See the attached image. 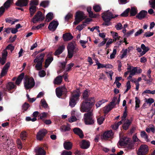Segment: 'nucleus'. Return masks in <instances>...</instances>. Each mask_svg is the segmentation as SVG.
Listing matches in <instances>:
<instances>
[{
	"label": "nucleus",
	"mask_w": 155,
	"mask_h": 155,
	"mask_svg": "<svg viewBox=\"0 0 155 155\" xmlns=\"http://www.w3.org/2000/svg\"><path fill=\"white\" fill-rule=\"evenodd\" d=\"M81 147L83 149L88 148L90 145V142L87 140H83L80 143Z\"/></svg>",
	"instance_id": "obj_14"
},
{
	"label": "nucleus",
	"mask_w": 155,
	"mask_h": 155,
	"mask_svg": "<svg viewBox=\"0 0 155 155\" xmlns=\"http://www.w3.org/2000/svg\"><path fill=\"white\" fill-rule=\"evenodd\" d=\"M72 153L70 151H64L61 153V155H71Z\"/></svg>",
	"instance_id": "obj_64"
},
{
	"label": "nucleus",
	"mask_w": 155,
	"mask_h": 155,
	"mask_svg": "<svg viewBox=\"0 0 155 155\" xmlns=\"http://www.w3.org/2000/svg\"><path fill=\"white\" fill-rule=\"evenodd\" d=\"M111 33L114 38L113 41H116V40H118L119 38H120V36H118V34L117 32L112 31L111 32Z\"/></svg>",
	"instance_id": "obj_32"
},
{
	"label": "nucleus",
	"mask_w": 155,
	"mask_h": 155,
	"mask_svg": "<svg viewBox=\"0 0 155 155\" xmlns=\"http://www.w3.org/2000/svg\"><path fill=\"white\" fill-rule=\"evenodd\" d=\"M133 140L134 142L139 143L140 141L137 136L136 135H134L133 137Z\"/></svg>",
	"instance_id": "obj_58"
},
{
	"label": "nucleus",
	"mask_w": 155,
	"mask_h": 155,
	"mask_svg": "<svg viewBox=\"0 0 155 155\" xmlns=\"http://www.w3.org/2000/svg\"><path fill=\"white\" fill-rule=\"evenodd\" d=\"M129 141V138L127 137H124L121 139L118 142L119 145L121 147L126 146L128 143Z\"/></svg>",
	"instance_id": "obj_12"
},
{
	"label": "nucleus",
	"mask_w": 155,
	"mask_h": 155,
	"mask_svg": "<svg viewBox=\"0 0 155 155\" xmlns=\"http://www.w3.org/2000/svg\"><path fill=\"white\" fill-rule=\"evenodd\" d=\"M29 104L26 103H25L22 106V109L23 111H26L29 107Z\"/></svg>",
	"instance_id": "obj_45"
},
{
	"label": "nucleus",
	"mask_w": 155,
	"mask_h": 155,
	"mask_svg": "<svg viewBox=\"0 0 155 155\" xmlns=\"http://www.w3.org/2000/svg\"><path fill=\"white\" fill-rule=\"evenodd\" d=\"M117 53V50L115 49H114L113 50V51L112 54H110V57L111 59L114 58L116 56V54Z\"/></svg>",
	"instance_id": "obj_49"
},
{
	"label": "nucleus",
	"mask_w": 155,
	"mask_h": 155,
	"mask_svg": "<svg viewBox=\"0 0 155 155\" xmlns=\"http://www.w3.org/2000/svg\"><path fill=\"white\" fill-rule=\"evenodd\" d=\"M104 118L103 117H101L98 118L97 119V122L98 124L99 125L102 124L104 120Z\"/></svg>",
	"instance_id": "obj_57"
},
{
	"label": "nucleus",
	"mask_w": 155,
	"mask_h": 155,
	"mask_svg": "<svg viewBox=\"0 0 155 155\" xmlns=\"http://www.w3.org/2000/svg\"><path fill=\"white\" fill-rule=\"evenodd\" d=\"M24 84L26 89L31 88L35 85L34 79L32 78L25 76L24 79Z\"/></svg>",
	"instance_id": "obj_5"
},
{
	"label": "nucleus",
	"mask_w": 155,
	"mask_h": 155,
	"mask_svg": "<svg viewBox=\"0 0 155 155\" xmlns=\"http://www.w3.org/2000/svg\"><path fill=\"white\" fill-rule=\"evenodd\" d=\"M117 30H120L122 29V25L120 23H118L115 26Z\"/></svg>",
	"instance_id": "obj_63"
},
{
	"label": "nucleus",
	"mask_w": 155,
	"mask_h": 155,
	"mask_svg": "<svg viewBox=\"0 0 155 155\" xmlns=\"http://www.w3.org/2000/svg\"><path fill=\"white\" fill-rule=\"evenodd\" d=\"M41 106L45 108H48V104L46 102V101L44 99H42L41 101Z\"/></svg>",
	"instance_id": "obj_44"
},
{
	"label": "nucleus",
	"mask_w": 155,
	"mask_h": 155,
	"mask_svg": "<svg viewBox=\"0 0 155 155\" xmlns=\"http://www.w3.org/2000/svg\"><path fill=\"white\" fill-rule=\"evenodd\" d=\"M53 58L52 57H48L46 59L45 61V67L47 68L49 66L51 62L53 60Z\"/></svg>",
	"instance_id": "obj_28"
},
{
	"label": "nucleus",
	"mask_w": 155,
	"mask_h": 155,
	"mask_svg": "<svg viewBox=\"0 0 155 155\" xmlns=\"http://www.w3.org/2000/svg\"><path fill=\"white\" fill-rule=\"evenodd\" d=\"M63 38L64 41H67L72 39L73 37L70 33H67L63 35Z\"/></svg>",
	"instance_id": "obj_17"
},
{
	"label": "nucleus",
	"mask_w": 155,
	"mask_h": 155,
	"mask_svg": "<svg viewBox=\"0 0 155 155\" xmlns=\"http://www.w3.org/2000/svg\"><path fill=\"white\" fill-rule=\"evenodd\" d=\"M147 14V12L144 10L141 11L137 16L136 17L139 19L144 18Z\"/></svg>",
	"instance_id": "obj_18"
},
{
	"label": "nucleus",
	"mask_w": 155,
	"mask_h": 155,
	"mask_svg": "<svg viewBox=\"0 0 155 155\" xmlns=\"http://www.w3.org/2000/svg\"><path fill=\"white\" fill-rule=\"evenodd\" d=\"M48 3L49 2L48 1H43L40 4V5L44 7H45L48 5Z\"/></svg>",
	"instance_id": "obj_56"
},
{
	"label": "nucleus",
	"mask_w": 155,
	"mask_h": 155,
	"mask_svg": "<svg viewBox=\"0 0 155 155\" xmlns=\"http://www.w3.org/2000/svg\"><path fill=\"white\" fill-rule=\"evenodd\" d=\"M107 101L105 99H102V100L99 101L96 104V108H97L100 107L103 104L107 102Z\"/></svg>",
	"instance_id": "obj_40"
},
{
	"label": "nucleus",
	"mask_w": 155,
	"mask_h": 155,
	"mask_svg": "<svg viewBox=\"0 0 155 155\" xmlns=\"http://www.w3.org/2000/svg\"><path fill=\"white\" fill-rule=\"evenodd\" d=\"M35 151L36 153L35 155H45V152L42 148L36 147L35 149Z\"/></svg>",
	"instance_id": "obj_15"
},
{
	"label": "nucleus",
	"mask_w": 155,
	"mask_h": 155,
	"mask_svg": "<svg viewBox=\"0 0 155 155\" xmlns=\"http://www.w3.org/2000/svg\"><path fill=\"white\" fill-rule=\"evenodd\" d=\"M93 8L94 11L96 12L100 11L101 9L100 6L97 5L94 6L93 7Z\"/></svg>",
	"instance_id": "obj_53"
},
{
	"label": "nucleus",
	"mask_w": 155,
	"mask_h": 155,
	"mask_svg": "<svg viewBox=\"0 0 155 155\" xmlns=\"http://www.w3.org/2000/svg\"><path fill=\"white\" fill-rule=\"evenodd\" d=\"M65 90V87H58L56 88V94L57 96L60 97L62 94L63 91Z\"/></svg>",
	"instance_id": "obj_20"
},
{
	"label": "nucleus",
	"mask_w": 155,
	"mask_h": 155,
	"mask_svg": "<svg viewBox=\"0 0 155 155\" xmlns=\"http://www.w3.org/2000/svg\"><path fill=\"white\" fill-rule=\"evenodd\" d=\"M137 13V9L134 7L131 8L130 11V15L133 16L135 15Z\"/></svg>",
	"instance_id": "obj_41"
},
{
	"label": "nucleus",
	"mask_w": 155,
	"mask_h": 155,
	"mask_svg": "<svg viewBox=\"0 0 155 155\" xmlns=\"http://www.w3.org/2000/svg\"><path fill=\"white\" fill-rule=\"evenodd\" d=\"M140 136L144 138L146 141H148V136L145 131H142L140 133Z\"/></svg>",
	"instance_id": "obj_37"
},
{
	"label": "nucleus",
	"mask_w": 155,
	"mask_h": 155,
	"mask_svg": "<svg viewBox=\"0 0 155 155\" xmlns=\"http://www.w3.org/2000/svg\"><path fill=\"white\" fill-rule=\"evenodd\" d=\"M113 135V133L111 130H109L106 132L104 133L101 137V139L104 140H107L109 138H111Z\"/></svg>",
	"instance_id": "obj_13"
},
{
	"label": "nucleus",
	"mask_w": 155,
	"mask_h": 155,
	"mask_svg": "<svg viewBox=\"0 0 155 155\" xmlns=\"http://www.w3.org/2000/svg\"><path fill=\"white\" fill-rule=\"evenodd\" d=\"M135 109H136L140 107V101L139 98L136 97L135 98Z\"/></svg>",
	"instance_id": "obj_43"
},
{
	"label": "nucleus",
	"mask_w": 155,
	"mask_h": 155,
	"mask_svg": "<svg viewBox=\"0 0 155 155\" xmlns=\"http://www.w3.org/2000/svg\"><path fill=\"white\" fill-rule=\"evenodd\" d=\"M80 94V91L78 89L76 90L72 93L69 101V105L71 107H74L76 104L77 101H78Z\"/></svg>",
	"instance_id": "obj_2"
},
{
	"label": "nucleus",
	"mask_w": 155,
	"mask_h": 155,
	"mask_svg": "<svg viewBox=\"0 0 155 155\" xmlns=\"http://www.w3.org/2000/svg\"><path fill=\"white\" fill-rule=\"evenodd\" d=\"M149 4L151 5V7L155 9V0H150L149 1Z\"/></svg>",
	"instance_id": "obj_51"
},
{
	"label": "nucleus",
	"mask_w": 155,
	"mask_h": 155,
	"mask_svg": "<svg viewBox=\"0 0 155 155\" xmlns=\"http://www.w3.org/2000/svg\"><path fill=\"white\" fill-rule=\"evenodd\" d=\"M31 6L29 10L31 17H32L36 11V7L35 6Z\"/></svg>",
	"instance_id": "obj_34"
},
{
	"label": "nucleus",
	"mask_w": 155,
	"mask_h": 155,
	"mask_svg": "<svg viewBox=\"0 0 155 155\" xmlns=\"http://www.w3.org/2000/svg\"><path fill=\"white\" fill-rule=\"evenodd\" d=\"M45 16L42 12L40 11H38L32 19V21L33 23H35L37 21L43 20Z\"/></svg>",
	"instance_id": "obj_7"
},
{
	"label": "nucleus",
	"mask_w": 155,
	"mask_h": 155,
	"mask_svg": "<svg viewBox=\"0 0 155 155\" xmlns=\"http://www.w3.org/2000/svg\"><path fill=\"white\" fill-rule=\"evenodd\" d=\"M137 68L136 67H134L130 71V73L131 74L134 75L137 72Z\"/></svg>",
	"instance_id": "obj_62"
},
{
	"label": "nucleus",
	"mask_w": 155,
	"mask_h": 155,
	"mask_svg": "<svg viewBox=\"0 0 155 155\" xmlns=\"http://www.w3.org/2000/svg\"><path fill=\"white\" fill-rule=\"evenodd\" d=\"M67 48L68 52L67 57L69 58H71L74 54L77 53L79 50L78 48L71 43L68 44Z\"/></svg>",
	"instance_id": "obj_4"
},
{
	"label": "nucleus",
	"mask_w": 155,
	"mask_h": 155,
	"mask_svg": "<svg viewBox=\"0 0 155 155\" xmlns=\"http://www.w3.org/2000/svg\"><path fill=\"white\" fill-rule=\"evenodd\" d=\"M90 94V91L88 90H85L83 92V98L85 99L86 100L87 97H88L89 95Z\"/></svg>",
	"instance_id": "obj_31"
},
{
	"label": "nucleus",
	"mask_w": 155,
	"mask_h": 155,
	"mask_svg": "<svg viewBox=\"0 0 155 155\" xmlns=\"http://www.w3.org/2000/svg\"><path fill=\"white\" fill-rule=\"evenodd\" d=\"M81 46L83 48H86L85 44L87 42V41L81 40L79 41Z\"/></svg>",
	"instance_id": "obj_52"
},
{
	"label": "nucleus",
	"mask_w": 155,
	"mask_h": 155,
	"mask_svg": "<svg viewBox=\"0 0 155 155\" xmlns=\"http://www.w3.org/2000/svg\"><path fill=\"white\" fill-rule=\"evenodd\" d=\"M47 133V131L45 129L40 130L38 133L37 135V139L39 140H41L43 139Z\"/></svg>",
	"instance_id": "obj_9"
},
{
	"label": "nucleus",
	"mask_w": 155,
	"mask_h": 155,
	"mask_svg": "<svg viewBox=\"0 0 155 155\" xmlns=\"http://www.w3.org/2000/svg\"><path fill=\"white\" fill-rule=\"evenodd\" d=\"M53 14L51 12H49L46 16V21H49L53 18Z\"/></svg>",
	"instance_id": "obj_33"
},
{
	"label": "nucleus",
	"mask_w": 155,
	"mask_h": 155,
	"mask_svg": "<svg viewBox=\"0 0 155 155\" xmlns=\"http://www.w3.org/2000/svg\"><path fill=\"white\" fill-rule=\"evenodd\" d=\"M62 76H60L57 77L54 80V82L55 84H59L62 82Z\"/></svg>",
	"instance_id": "obj_27"
},
{
	"label": "nucleus",
	"mask_w": 155,
	"mask_h": 155,
	"mask_svg": "<svg viewBox=\"0 0 155 155\" xmlns=\"http://www.w3.org/2000/svg\"><path fill=\"white\" fill-rule=\"evenodd\" d=\"M7 54L8 52L6 50V49H4L2 53V58L6 59Z\"/></svg>",
	"instance_id": "obj_61"
},
{
	"label": "nucleus",
	"mask_w": 155,
	"mask_h": 155,
	"mask_svg": "<svg viewBox=\"0 0 155 155\" xmlns=\"http://www.w3.org/2000/svg\"><path fill=\"white\" fill-rule=\"evenodd\" d=\"M38 4V0H32L30 3V5L31 6L37 5Z\"/></svg>",
	"instance_id": "obj_60"
},
{
	"label": "nucleus",
	"mask_w": 155,
	"mask_h": 155,
	"mask_svg": "<svg viewBox=\"0 0 155 155\" xmlns=\"http://www.w3.org/2000/svg\"><path fill=\"white\" fill-rule=\"evenodd\" d=\"M47 115L48 113L45 112H44L41 113L39 115L40 118L42 120H44L47 117Z\"/></svg>",
	"instance_id": "obj_42"
},
{
	"label": "nucleus",
	"mask_w": 155,
	"mask_h": 155,
	"mask_svg": "<svg viewBox=\"0 0 155 155\" xmlns=\"http://www.w3.org/2000/svg\"><path fill=\"white\" fill-rule=\"evenodd\" d=\"M28 3V1L27 0H18L15 4L18 6H26Z\"/></svg>",
	"instance_id": "obj_19"
},
{
	"label": "nucleus",
	"mask_w": 155,
	"mask_h": 155,
	"mask_svg": "<svg viewBox=\"0 0 155 155\" xmlns=\"http://www.w3.org/2000/svg\"><path fill=\"white\" fill-rule=\"evenodd\" d=\"M85 101L89 103L92 107L95 102V100L94 97L89 98L87 100H86Z\"/></svg>",
	"instance_id": "obj_38"
},
{
	"label": "nucleus",
	"mask_w": 155,
	"mask_h": 155,
	"mask_svg": "<svg viewBox=\"0 0 155 155\" xmlns=\"http://www.w3.org/2000/svg\"><path fill=\"white\" fill-rule=\"evenodd\" d=\"M38 74L40 77H43L46 75V73L44 71L41 70L39 72Z\"/></svg>",
	"instance_id": "obj_59"
},
{
	"label": "nucleus",
	"mask_w": 155,
	"mask_h": 155,
	"mask_svg": "<svg viewBox=\"0 0 155 155\" xmlns=\"http://www.w3.org/2000/svg\"><path fill=\"white\" fill-rule=\"evenodd\" d=\"M126 87H127V89L125 91L124 93H126L128 91L130 88H131V85L130 83V81H128L126 84Z\"/></svg>",
	"instance_id": "obj_48"
},
{
	"label": "nucleus",
	"mask_w": 155,
	"mask_h": 155,
	"mask_svg": "<svg viewBox=\"0 0 155 155\" xmlns=\"http://www.w3.org/2000/svg\"><path fill=\"white\" fill-rule=\"evenodd\" d=\"M74 133L77 135H78L80 138H83L84 137L83 132L82 130L79 128L76 127L73 130Z\"/></svg>",
	"instance_id": "obj_16"
},
{
	"label": "nucleus",
	"mask_w": 155,
	"mask_h": 155,
	"mask_svg": "<svg viewBox=\"0 0 155 155\" xmlns=\"http://www.w3.org/2000/svg\"><path fill=\"white\" fill-rule=\"evenodd\" d=\"M70 129V126L69 124H67V125L62 126L61 127V131L63 132L69 131Z\"/></svg>",
	"instance_id": "obj_30"
},
{
	"label": "nucleus",
	"mask_w": 155,
	"mask_h": 155,
	"mask_svg": "<svg viewBox=\"0 0 155 155\" xmlns=\"http://www.w3.org/2000/svg\"><path fill=\"white\" fill-rule=\"evenodd\" d=\"M15 85L12 82H9L6 85V88L8 90L13 89L15 87Z\"/></svg>",
	"instance_id": "obj_36"
},
{
	"label": "nucleus",
	"mask_w": 155,
	"mask_h": 155,
	"mask_svg": "<svg viewBox=\"0 0 155 155\" xmlns=\"http://www.w3.org/2000/svg\"><path fill=\"white\" fill-rule=\"evenodd\" d=\"M10 62H8L5 65L4 67L3 68L1 73L0 78L6 74L8 72V68L10 67Z\"/></svg>",
	"instance_id": "obj_10"
},
{
	"label": "nucleus",
	"mask_w": 155,
	"mask_h": 155,
	"mask_svg": "<svg viewBox=\"0 0 155 155\" xmlns=\"http://www.w3.org/2000/svg\"><path fill=\"white\" fill-rule=\"evenodd\" d=\"M117 16V15L114 16L111 12L108 10L103 14L102 18L105 22H109L111 19L115 18Z\"/></svg>",
	"instance_id": "obj_6"
},
{
	"label": "nucleus",
	"mask_w": 155,
	"mask_h": 155,
	"mask_svg": "<svg viewBox=\"0 0 155 155\" xmlns=\"http://www.w3.org/2000/svg\"><path fill=\"white\" fill-rule=\"evenodd\" d=\"M24 74L23 73L21 74L18 77L15 83L16 84L19 85L21 82V81L24 77Z\"/></svg>",
	"instance_id": "obj_26"
},
{
	"label": "nucleus",
	"mask_w": 155,
	"mask_h": 155,
	"mask_svg": "<svg viewBox=\"0 0 155 155\" xmlns=\"http://www.w3.org/2000/svg\"><path fill=\"white\" fill-rule=\"evenodd\" d=\"M153 34L154 33L153 32L147 31L144 34V36L146 37H148L153 36Z\"/></svg>",
	"instance_id": "obj_54"
},
{
	"label": "nucleus",
	"mask_w": 155,
	"mask_h": 155,
	"mask_svg": "<svg viewBox=\"0 0 155 155\" xmlns=\"http://www.w3.org/2000/svg\"><path fill=\"white\" fill-rule=\"evenodd\" d=\"M148 147L147 145H141L138 149L137 154L138 155H144L148 153Z\"/></svg>",
	"instance_id": "obj_8"
},
{
	"label": "nucleus",
	"mask_w": 155,
	"mask_h": 155,
	"mask_svg": "<svg viewBox=\"0 0 155 155\" xmlns=\"http://www.w3.org/2000/svg\"><path fill=\"white\" fill-rule=\"evenodd\" d=\"M44 56L45 54L42 53L38 55L34 59V62L37 63L35 66L36 70H39L41 69Z\"/></svg>",
	"instance_id": "obj_3"
},
{
	"label": "nucleus",
	"mask_w": 155,
	"mask_h": 155,
	"mask_svg": "<svg viewBox=\"0 0 155 155\" xmlns=\"http://www.w3.org/2000/svg\"><path fill=\"white\" fill-rule=\"evenodd\" d=\"M64 148L66 150H70L72 148V144L70 142H65L63 144Z\"/></svg>",
	"instance_id": "obj_25"
},
{
	"label": "nucleus",
	"mask_w": 155,
	"mask_h": 155,
	"mask_svg": "<svg viewBox=\"0 0 155 155\" xmlns=\"http://www.w3.org/2000/svg\"><path fill=\"white\" fill-rule=\"evenodd\" d=\"M65 47L64 45L60 46L58 49L55 51V54L56 55H58L61 54L65 49Z\"/></svg>",
	"instance_id": "obj_24"
},
{
	"label": "nucleus",
	"mask_w": 155,
	"mask_h": 155,
	"mask_svg": "<svg viewBox=\"0 0 155 155\" xmlns=\"http://www.w3.org/2000/svg\"><path fill=\"white\" fill-rule=\"evenodd\" d=\"M27 137V134L25 131L22 132L20 134V137L22 140H26Z\"/></svg>",
	"instance_id": "obj_39"
},
{
	"label": "nucleus",
	"mask_w": 155,
	"mask_h": 155,
	"mask_svg": "<svg viewBox=\"0 0 155 155\" xmlns=\"http://www.w3.org/2000/svg\"><path fill=\"white\" fill-rule=\"evenodd\" d=\"M130 11V9L128 8L126 9L123 13L121 14V15L123 17H126L128 16V13Z\"/></svg>",
	"instance_id": "obj_46"
},
{
	"label": "nucleus",
	"mask_w": 155,
	"mask_h": 155,
	"mask_svg": "<svg viewBox=\"0 0 155 155\" xmlns=\"http://www.w3.org/2000/svg\"><path fill=\"white\" fill-rule=\"evenodd\" d=\"M58 23L57 21H53L50 23L48 26L49 29L51 31H54L57 28Z\"/></svg>",
	"instance_id": "obj_11"
},
{
	"label": "nucleus",
	"mask_w": 155,
	"mask_h": 155,
	"mask_svg": "<svg viewBox=\"0 0 155 155\" xmlns=\"http://www.w3.org/2000/svg\"><path fill=\"white\" fill-rule=\"evenodd\" d=\"M141 48L143 51L140 53V56H142L145 54L149 50V48L148 47L146 46L144 44H142L141 45Z\"/></svg>",
	"instance_id": "obj_23"
},
{
	"label": "nucleus",
	"mask_w": 155,
	"mask_h": 155,
	"mask_svg": "<svg viewBox=\"0 0 155 155\" xmlns=\"http://www.w3.org/2000/svg\"><path fill=\"white\" fill-rule=\"evenodd\" d=\"M77 118L74 116H71L68 118V121L70 123H72L76 121Z\"/></svg>",
	"instance_id": "obj_55"
},
{
	"label": "nucleus",
	"mask_w": 155,
	"mask_h": 155,
	"mask_svg": "<svg viewBox=\"0 0 155 155\" xmlns=\"http://www.w3.org/2000/svg\"><path fill=\"white\" fill-rule=\"evenodd\" d=\"M113 103V102H110L109 105L104 107L105 112V113L108 112L114 107V106L112 105Z\"/></svg>",
	"instance_id": "obj_29"
},
{
	"label": "nucleus",
	"mask_w": 155,
	"mask_h": 155,
	"mask_svg": "<svg viewBox=\"0 0 155 155\" xmlns=\"http://www.w3.org/2000/svg\"><path fill=\"white\" fill-rule=\"evenodd\" d=\"M91 105L86 101H83L81 104L80 109L82 112H87L84 115V119L85 124L91 125L94 123V120L93 118L92 111L91 109Z\"/></svg>",
	"instance_id": "obj_1"
},
{
	"label": "nucleus",
	"mask_w": 155,
	"mask_h": 155,
	"mask_svg": "<svg viewBox=\"0 0 155 155\" xmlns=\"http://www.w3.org/2000/svg\"><path fill=\"white\" fill-rule=\"evenodd\" d=\"M86 26V24L83 23V24L79 25L76 28L79 31H81L82 29L84 28V27Z\"/></svg>",
	"instance_id": "obj_47"
},
{
	"label": "nucleus",
	"mask_w": 155,
	"mask_h": 155,
	"mask_svg": "<svg viewBox=\"0 0 155 155\" xmlns=\"http://www.w3.org/2000/svg\"><path fill=\"white\" fill-rule=\"evenodd\" d=\"M13 2V0H8L4 4V6L6 9L9 8L11 4Z\"/></svg>",
	"instance_id": "obj_35"
},
{
	"label": "nucleus",
	"mask_w": 155,
	"mask_h": 155,
	"mask_svg": "<svg viewBox=\"0 0 155 155\" xmlns=\"http://www.w3.org/2000/svg\"><path fill=\"white\" fill-rule=\"evenodd\" d=\"M132 121V119H130V120L127 119L123 124V129L125 130H127L130 125Z\"/></svg>",
	"instance_id": "obj_22"
},
{
	"label": "nucleus",
	"mask_w": 155,
	"mask_h": 155,
	"mask_svg": "<svg viewBox=\"0 0 155 155\" xmlns=\"http://www.w3.org/2000/svg\"><path fill=\"white\" fill-rule=\"evenodd\" d=\"M87 11L88 12L90 17L94 16V14L91 11V8L90 7H88L87 8Z\"/></svg>",
	"instance_id": "obj_50"
},
{
	"label": "nucleus",
	"mask_w": 155,
	"mask_h": 155,
	"mask_svg": "<svg viewBox=\"0 0 155 155\" xmlns=\"http://www.w3.org/2000/svg\"><path fill=\"white\" fill-rule=\"evenodd\" d=\"M75 18L81 21L84 18V13L82 12L78 11L76 13Z\"/></svg>",
	"instance_id": "obj_21"
}]
</instances>
